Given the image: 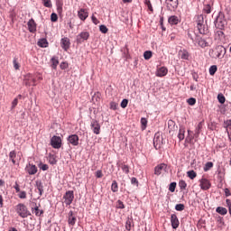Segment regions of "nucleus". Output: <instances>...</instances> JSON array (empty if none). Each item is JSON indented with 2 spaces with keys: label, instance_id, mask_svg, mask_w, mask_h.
Returning <instances> with one entry per match:
<instances>
[{
  "label": "nucleus",
  "instance_id": "1",
  "mask_svg": "<svg viewBox=\"0 0 231 231\" xmlns=\"http://www.w3.org/2000/svg\"><path fill=\"white\" fill-rule=\"evenodd\" d=\"M226 53V49L223 45H218L211 51V57L213 59H223Z\"/></svg>",
  "mask_w": 231,
  "mask_h": 231
},
{
  "label": "nucleus",
  "instance_id": "2",
  "mask_svg": "<svg viewBox=\"0 0 231 231\" xmlns=\"http://www.w3.org/2000/svg\"><path fill=\"white\" fill-rule=\"evenodd\" d=\"M16 213L20 217H27L30 216V211H28V208L24 204H18L15 207Z\"/></svg>",
  "mask_w": 231,
  "mask_h": 231
},
{
  "label": "nucleus",
  "instance_id": "3",
  "mask_svg": "<svg viewBox=\"0 0 231 231\" xmlns=\"http://www.w3.org/2000/svg\"><path fill=\"white\" fill-rule=\"evenodd\" d=\"M226 25V19H225V14H219L215 21L216 28H218V30H223V28H225Z\"/></svg>",
  "mask_w": 231,
  "mask_h": 231
},
{
  "label": "nucleus",
  "instance_id": "4",
  "mask_svg": "<svg viewBox=\"0 0 231 231\" xmlns=\"http://www.w3.org/2000/svg\"><path fill=\"white\" fill-rule=\"evenodd\" d=\"M188 35L189 39H191V41L193 42L195 41L199 44V46H200V48H207V46H208V42H207V41H205L204 39L196 36L194 40L192 34L188 33Z\"/></svg>",
  "mask_w": 231,
  "mask_h": 231
},
{
  "label": "nucleus",
  "instance_id": "5",
  "mask_svg": "<svg viewBox=\"0 0 231 231\" xmlns=\"http://www.w3.org/2000/svg\"><path fill=\"white\" fill-rule=\"evenodd\" d=\"M64 204L67 205H71L73 203V199H75V195L73 194V191H67L66 194L64 195Z\"/></svg>",
  "mask_w": 231,
  "mask_h": 231
},
{
  "label": "nucleus",
  "instance_id": "6",
  "mask_svg": "<svg viewBox=\"0 0 231 231\" xmlns=\"http://www.w3.org/2000/svg\"><path fill=\"white\" fill-rule=\"evenodd\" d=\"M199 181H200L199 187L202 190H208V189L212 187L210 180H208V179L202 178Z\"/></svg>",
  "mask_w": 231,
  "mask_h": 231
},
{
  "label": "nucleus",
  "instance_id": "7",
  "mask_svg": "<svg viewBox=\"0 0 231 231\" xmlns=\"http://www.w3.org/2000/svg\"><path fill=\"white\" fill-rule=\"evenodd\" d=\"M27 28L30 33H35V32H37V23H35V20H33V18L28 21Z\"/></svg>",
  "mask_w": 231,
  "mask_h": 231
},
{
  "label": "nucleus",
  "instance_id": "8",
  "mask_svg": "<svg viewBox=\"0 0 231 231\" xmlns=\"http://www.w3.org/2000/svg\"><path fill=\"white\" fill-rule=\"evenodd\" d=\"M90 127L94 134H98L100 133V123H98V121L93 119L90 123Z\"/></svg>",
  "mask_w": 231,
  "mask_h": 231
},
{
  "label": "nucleus",
  "instance_id": "9",
  "mask_svg": "<svg viewBox=\"0 0 231 231\" xmlns=\"http://www.w3.org/2000/svg\"><path fill=\"white\" fill-rule=\"evenodd\" d=\"M178 0H166V6L171 12H172V10H176V8H178Z\"/></svg>",
  "mask_w": 231,
  "mask_h": 231
},
{
  "label": "nucleus",
  "instance_id": "10",
  "mask_svg": "<svg viewBox=\"0 0 231 231\" xmlns=\"http://www.w3.org/2000/svg\"><path fill=\"white\" fill-rule=\"evenodd\" d=\"M25 86H37V81L35 78L32 74H28L25 76Z\"/></svg>",
  "mask_w": 231,
  "mask_h": 231
},
{
  "label": "nucleus",
  "instance_id": "11",
  "mask_svg": "<svg viewBox=\"0 0 231 231\" xmlns=\"http://www.w3.org/2000/svg\"><path fill=\"white\" fill-rule=\"evenodd\" d=\"M78 16L80 21H86L87 17H89V13L87 9L81 8L78 11Z\"/></svg>",
  "mask_w": 231,
  "mask_h": 231
},
{
  "label": "nucleus",
  "instance_id": "12",
  "mask_svg": "<svg viewBox=\"0 0 231 231\" xmlns=\"http://www.w3.org/2000/svg\"><path fill=\"white\" fill-rule=\"evenodd\" d=\"M89 39L88 32H82L77 36L78 42H84V41H88Z\"/></svg>",
  "mask_w": 231,
  "mask_h": 231
},
{
  "label": "nucleus",
  "instance_id": "13",
  "mask_svg": "<svg viewBox=\"0 0 231 231\" xmlns=\"http://www.w3.org/2000/svg\"><path fill=\"white\" fill-rule=\"evenodd\" d=\"M171 226L174 230H176V228H178V226H180V220L178 219V216H176V214H172L171 216Z\"/></svg>",
  "mask_w": 231,
  "mask_h": 231
},
{
  "label": "nucleus",
  "instance_id": "14",
  "mask_svg": "<svg viewBox=\"0 0 231 231\" xmlns=\"http://www.w3.org/2000/svg\"><path fill=\"white\" fill-rule=\"evenodd\" d=\"M60 44L61 48L64 49L65 51H68L69 46H71V42H69V38H62Z\"/></svg>",
  "mask_w": 231,
  "mask_h": 231
},
{
  "label": "nucleus",
  "instance_id": "15",
  "mask_svg": "<svg viewBox=\"0 0 231 231\" xmlns=\"http://www.w3.org/2000/svg\"><path fill=\"white\" fill-rule=\"evenodd\" d=\"M25 171L30 174L31 176L33 174H37V166L33 164H27L25 167Z\"/></svg>",
  "mask_w": 231,
  "mask_h": 231
},
{
  "label": "nucleus",
  "instance_id": "16",
  "mask_svg": "<svg viewBox=\"0 0 231 231\" xmlns=\"http://www.w3.org/2000/svg\"><path fill=\"white\" fill-rule=\"evenodd\" d=\"M165 169H167V164L161 163L154 168V174L156 176H160V174H162V171H165Z\"/></svg>",
  "mask_w": 231,
  "mask_h": 231
},
{
  "label": "nucleus",
  "instance_id": "17",
  "mask_svg": "<svg viewBox=\"0 0 231 231\" xmlns=\"http://www.w3.org/2000/svg\"><path fill=\"white\" fill-rule=\"evenodd\" d=\"M68 223L69 225H71V226H75V224L77 223V216L75 215V213H73V211L69 212Z\"/></svg>",
  "mask_w": 231,
  "mask_h": 231
},
{
  "label": "nucleus",
  "instance_id": "18",
  "mask_svg": "<svg viewBox=\"0 0 231 231\" xmlns=\"http://www.w3.org/2000/svg\"><path fill=\"white\" fill-rule=\"evenodd\" d=\"M68 142L71 145H74V146L79 145V135H77V134L69 135L68 138Z\"/></svg>",
  "mask_w": 231,
  "mask_h": 231
},
{
  "label": "nucleus",
  "instance_id": "19",
  "mask_svg": "<svg viewBox=\"0 0 231 231\" xmlns=\"http://www.w3.org/2000/svg\"><path fill=\"white\" fill-rule=\"evenodd\" d=\"M197 28L199 30V32L201 33V35H207L208 33V27L205 25V23L197 25Z\"/></svg>",
  "mask_w": 231,
  "mask_h": 231
},
{
  "label": "nucleus",
  "instance_id": "20",
  "mask_svg": "<svg viewBox=\"0 0 231 231\" xmlns=\"http://www.w3.org/2000/svg\"><path fill=\"white\" fill-rule=\"evenodd\" d=\"M179 57L182 59V60H189V57H190V54L187 50H180L179 51Z\"/></svg>",
  "mask_w": 231,
  "mask_h": 231
},
{
  "label": "nucleus",
  "instance_id": "21",
  "mask_svg": "<svg viewBox=\"0 0 231 231\" xmlns=\"http://www.w3.org/2000/svg\"><path fill=\"white\" fill-rule=\"evenodd\" d=\"M169 73V69L165 67H161L157 69L156 77H165Z\"/></svg>",
  "mask_w": 231,
  "mask_h": 231
},
{
  "label": "nucleus",
  "instance_id": "22",
  "mask_svg": "<svg viewBox=\"0 0 231 231\" xmlns=\"http://www.w3.org/2000/svg\"><path fill=\"white\" fill-rule=\"evenodd\" d=\"M35 187L39 191L40 196H42V194H44V186L42 185V182L41 180H36Z\"/></svg>",
  "mask_w": 231,
  "mask_h": 231
},
{
  "label": "nucleus",
  "instance_id": "23",
  "mask_svg": "<svg viewBox=\"0 0 231 231\" xmlns=\"http://www.w3.org/2000/svg\"><path fill=\"white\" fill-rule=\"evenodd\" d=\"M51 145L54 149H59V136L53 135L52 138L51 139Z\"/></svg>",
  "mask_w": 231,
  "mask_h": 231
},
{
  "label": "nucleus",
  "instance_id": "24",
  "mask_svg": "<svg viewBox=\"0 0 231 231\" xmlns=\"http://www.w3.org/2000/svg\"><path fill=\"white\" fill-rule=\"evenodd\" d=\"M32 214H35V216H37V217H41V216H42V214H44V210L40 209L39 206L35 205L34 208L32 209Z\"/></svg>",
  "mask_w": 231,
  "mask_h": 231
},
{
  "label": "nucleus",
  "instance_id": "25",
  "mask_svg": "<svg viewBox=\"0 0 231 231\" xmlns=\"http://www.w3.org/2000/svg\"><path fill=\"white\" fill-rule=\"evenodd\" d=\"M57 162H58V157L56 154L51 153L49 155V162L51 163V165H57Z\"/></svg>",
  "mask_w": 231,
  "mask_h": 231
},
{
  "label": "nucleus",
  "instance_id": "26",
  "mask_svg": "<svg viewBox=\"0 0 231 231\" xmlns=\"http://www.w3.org/2000/svg\"><path fill=\"white\" fill-rule=\"evenodd\" d=\"M168 23H169V24H171V25L178 24V23H180V18H178V16H176V15H171L168 19Z\"/></svg>",
  "mask_w": 231,
  "mask_h": 231
},
{
  "label": "nucleus",
  "instance_id": "27",
  "mask_svg": "<svg viewBox=\"0 0 231 231\" xmlns=\"http://www.w3.org/2000/svg\"><path fill=\"white\" fill-rule=\"evenodd\" d=\"M178 138H179L180 142H181L182 140H185V127H183V126L180 127Z\"/></svg>",
  "mask_w": 231,
  "mask_h": 231
},
{
  "label": "nucleus",
  "instance_id": "28",
  "mask_svg": "<svg viewBox=\"0 0 231 231\" xmlns=\"http://www.w3.org/2000/svg\"><path fill=\"white\" fill-rule=\"evenodd\" d=\"M216 212L217 214H220V216H226V214H228V210L226 209V208L223 207H217Z\"/></svg>",
  "mask_w": 231,
  "mask_h": 231
},
{
  "label": "nucleus",
  "instance_id": "29",
  "mask_svg": "<svg viewBox=\"0 0 231 231\" xmlns=\"http://www.w3.org/2000/svg\"><path fill=\"white\" fill-rule=\"evenodd\" d=\"M196 23H197V26H199L201 24H205V17L203 16V14L197 15Z\"/></svg>",
  "mask_w": 231,
  "mask_h": 231
},
{
  "label": "nucleus",
  "instance_id": "30",
  "mask_svg": "<svg viewBox=\"0 0 231 231\" xmlns=\"http://www.w3.org/2000/svg\"><path fill=\"white\" fill-rule=\"evenodd\" d=\"M15 158H17V153L15 152V151H11L9 152V159L11 160V162L14 165H15V163H16Z\"/></svg>",
  "mask_w": 231,
  "mask_h": 231
},
{
  "label": "nucleus",
  "instance_id": "31",
  "mask_svg": "<svg viewBox=\"0 0 231 231\" xmlns=\"http://www.w3.org/2000/svg\"><path fill=\"white\" fill-rule=\"evenodd\" d=\"M201 129H203V125L201 123H199L198 126L195 129V138L199 137V134L201 133Z\"/></svg>",
  "mask_w": 231,
  "mask_h": 231
},
{
  "label": "nucleus",
  "instance_id": "32",
  "mask_svg": "<svg viewBox=\"0 0 231 231\" xmlns=\"http://www.w3.org/2000/svg\"><path fill=\"white\" fill-rule=\"evenodd\" d=\"M38 46H40V48H48V40L44 38L39 40Z\"/></svg>",
  "mask_w": 231,
  "mask_h": 231
},
{
  "label": "nucleus",
  "instance_id": "33",
  "mask_svg": "<svg viewBox=\"0 0 231 231\" xmlns=\"http://www.w3.org/2000/svg\"><path fill=\"white\" fill-rule=\"evenodd\" d=\"M192 140H194V135H192V131L188 130V135L186 137V142L188 143H192Z\"/></svg>",
  "mask_w": 231,
  "mask_h": 231
},
{
  "label": "nucleus",
  "instance_id": "34",
  "mask_svg": "<svg viewBox=\"0 0 231 231\" xmlns=\"http://www.w3.org/2000/svg\"><path fill=\"white\" fill-rule=\"evenodd\" d=\"M187 176H188V178H189V180H194L198 176V173H196V171H194V170H191V171H187Z\"/></svg>",
  "mask_w": 231,
  "mask_h": 231
},
{
  "label": "nucleus",
  "instance_id": "35",
  "mask_svg": "<svg viewBox=\"0 0 231 231\" xmlns=\"http://www.w3.org/2000/svg\"><path fill=\"white\" fill-rule=\"evenodd\" d=\"M212 167H214V162H207L204 166V172H208V171H210V169H212Z\"/></svg>",
  "mask_w": 231,
  "mask_h": 231
},
{
  "label": "nucleus",
  "instance_id": "36",
  "mask_svg": "<svg viewBox=\"0 0 231 231\" xmlns=\"http://www.w3.org/2000/svg\"><path fill=\"white\" fill-rule=\"evenodd\" d=\"M59 65V60L57 58H52L51 60V66L53 68V69H57V66Z\"/></svg>",
  "mask_w": 231,
  "mask_h": 231
},
{
  "label": "nucleus",
  "instance_id": "37",
  "mask_svg": "<svg viewBox=\"0 0 231 231\" xmlns=\"http://www.w3.org/2000/svg\"><path fill=\"white\" fill-rule=\"evenodd\" d=\"M111 190L112 192H118V182H116V180H113L111 185Z\"/></svg>",
  "mask_w": 231,
  "mask_h": 231
},
{
  "label": "nucleus",
  "instance_id": "38",
  "mask_svg": "<svg viewBox=\"0 0 231 231\" xmlns=\"http://www.w3.org/2000/svg\"><path fill=\"white\" fill-rule=\"evenodd\" d=\"M151 57H152V51H144L143 58L145 59V60H149V59H151Z\"/></svg>",
  "mask_w": 231,
  "mask_h": 231
},
{
  "label": "nucleus",
  "instance_id": "39",
  "mask_svg": "<svg viewBox=\"0 0 231 231\" xmlns=\"http://www.w3.org/2000/svg\"><path fill=\"white\" fill-rule=\"evenodd\" d=\"M179 187L180 190H185V189H187V182L185 180H180Z\"/></svg>",
  "mask_w": 231,
  "mask_h": 231
},
{
  "label": "nucleus",
  "instance_id": "40",
  "mask_svg": "<svg viewBox=\"0 0 231 231\" xmlns=\"http://www.w3.org/2000/svg\"><path fill=\"white\" fill-rule=\"evenodd\" d=\"M175 210H177L178 212H183V210H185V205H183V204H177L175 206Z\"/></svg>",
  "mask_w": 231,
  "mask_h": 231
},
{
  "label": "nucleus",
  "instance_id": "41",
  "mask_svg": "<svg viewBox=\"0 0 231 231\" xmlns=\"http://www.w3.org/2000/svg\"><path fill=\"white\" fill-rule=\"evenodd\" d=\"M216 71H217V66L212 65L209 68V75H216Z\"/></svg>",
  "mask_w": 231,
  "mask_h": 231
},
{
  "label": "nucleus",
  "instance_id": "42",
  "mask_svg": "<svg viewBox=\"0 0 231 231\" xmlns=\"http://www.w3.org/2000/svg\"><path fill=\"white\" fill-rule=\"evenodd\" d=\"M116 208L124 209L125 208V205H124V202L122 200H117L116 203Z\"/></svg>",
  "mask_w": 231,
  "mask_h": 231
},
{
  "label": "nucleus",
  "instance_id": "43",
  "mask_svg": "<svg viewBox=\"0 0 231 231\" xmlns=\"http://www.w3.org/2000/svg\"><path fill=\"white\" fill-rule=\"evenodd\" d=\"M14 68V69H20L21 64H19V61H17V58H14L13 60Z\"/></svg>",
  "mask_w": 231,
  "mask_h": 231
},
{
  "label": "nucleus",
  "instance_id": "44",
  "mask_svg": "<svg viewBox=\"0 0 231 231\" xmlns=\"http://www.w3.org/2000/svg\"><path fill=\"white\" fill-rule=\"evenodd\" d=\"M121 169L125 174H129V165L121 164Z\"/></svg>",
  "mask_w": 231,
  "mask_h": 231
},
{
  "label": "nucleus",
  "instance_id": "45",
  "mask_svg": "<svg viewBox=\"0 0 231 231\" xmlns=\"http://www.w3.org/2000/svg\"><path fill=\"white\" fill-rule=\"evenodd\" d=\"M42 5L46 8H51V0H42Z\"/></svg>",
  "mask_w": 231,
  "mask_h": 231
},
{
  "label": "nucleus",
  "instance_id": "46",
  "mask_svg": "<svg viewBox=\"0 0 231 231\" xmlns=\"http://www.w3.org/2000/svg\"><path fill=\"white\" fill-rule=\"evenodd\" d=\"M110 109H113V111H116V109H118V103L115 101L110 102Z\"/></svg>",
  "mask_w": 231,
  "mask_h": 231
},
{
  "label": "nucleus",
  "instance_id": "47",
  "mask_svg": "<svg viewBox=\"0 0 231 231\" xmlns=\"http://www.w3.org/2000/svg\"><path fill=\"white\" fill-rule=\"evenodd\" d=\"M144 5L148 7L150 12H153L154 10L152 9V4H151V0H145Z\"/></svg>",
  "mask_w": 231,
  "mask_h": 231
},
{
  "label": "nucleus",
  "instance_id": "48",
  "mask_svg": "<svg viewBox=\"0 0 231 231\" xmlns=\"http://www.w3.org/2000/svg\"><path fill=\"white\" fill-rule=\"evenodd\" d=\"M211 10L212 7L210 6V5L208 4L204 6L203 12H205V14H210Z\"/></svg>",
  "mask_w": 231,
  "mask_h": 231
},
{
  "label": "nucleus",
  "instance_id": "49",
  "mask_svg": "<svg viewBox=\"0 0 231 231\" xmlns=\"http://www.w3.org/2000/svg\"><path fill=\"white\" fill-rule=\"evenodd\" d=\"M99 31L101 32V33H107V32H109V29H107L106 25H100Z\"/></svg>",
  "mask_w": 231,
  "mask_h": 231
},
{
  "label": "nucleus",
  "instance_id": "50",
  "mask_svg": "<svg viewBox=\"0 0 231 231\" xmlns=\"http://www.w3.org/2000/svg\"><path fill=\"white\" fill-rule=\"evenodd\" d=\"M217 99H218V102H220V104H225L226 102V98H225V96H223V94H218L217 96Z\"/></svg>",
  "mask_w": 231,
  "mask_h": 231
},
{
  "label": "nucleus",
  "instance_id": "51",
  "mask_svg": "<svg viewBox=\"0 0 231 231\" xmlns=\"http://www.w3.org/2000/svg\"><path fill=\"white\" fill-rule=\"evenodd\" d=\"M58 19H59V16L57 15V14L52 13V14H51V21L52 23H57Z\"/></svg>",
  "mask_w": 231,
  "mask_h": 231
},
{
  "label": "nucleus",
  "instance_id": "52",
  "mask_svg": "<svg viewBox=\"0 0 231 231\" xmlns=\"http://www.w3.org/2000/svg\"><path fill=\"white\" fill-rule=\"evenodd\" d=\"M170 192H174L176 190V182H171L169 187Z\"/></svg>",
  "mask_w": 231,
  "mask_h": 231
},
{
  "label": "nucleus",
  "instance_id": "53",
  "mask_svg": "<svg viewBox=\"0 0 231 231\" xmlns=\"http://www.w3.org/2000/svg\"><path fill=\"white\" fill-rule=\"evenodd\" d=\"M128 104H129V100L123 99L122 102H121V107H123V109H125V107H127Z\"/></svg>",
  "mask_w": 231,
  "mask_h": 231
},
{
  "label": "nucleus",
  "instance_id": "54",
  "mask_svg": "<svg viewBox=\"0 0 231 231\" xmlns=\"http://www.w3.org/2000/svg\"><path fill=\"white\" fill-rule=\"evenodd\" d=\"M141 124L143 125V129H145L147 127V119L145 117H142Z\"/></svg>",
  "mask_w": 231,
  "mask_h": 231
},
{
  "label": "nucleus",
  "instance_id": "55",
  "mask_svg": "<svg viewBox=\"0 0 231 231\" xmlns=\"http://www.w3.org/2000/svg\"><path fill=\"white\" fill-rule=\"evenodd\" d=\"M17 104H19V99L14 98L12 102V106L11 109H15V107L17 106Z\"/></svg>",
  "mask_w": 231,
  "mask_h": 231
},
{
  "label": "nucleus",
  "instance_id": "56",
  "mask_svg": "<svg viewBox=\"0 0 231 231\" xmlns=\"http://www.w3.org/2000/svg\"><path fill=\"white\" fill-rule=\"evenodd\" d=\"M189 106H194L196 104V98L190 97L188 99Z\"/></svg>",
  "mask_w": 231,
  "mask_h": 231
},
{
  "label": "nucleus",
  "instance_id": "57",
  "mask_svg": "<svg viewBox=\"0 0 231 231\" xmlns=\"http://www.w3.org/2000/svg\"><path fill=\"white\" fill-rule=\"evenodd\" d=\"M18 196L20 199H26V191H20Z\"/></svg>",
  "mask_w": 231,
  "mask_h": 231
},
{
  "label": "nucleus",
  "instance_id": "58",
  "mask_svg": "<svg viewBox=\"0 0 231 231\" xmlns=\"http://www.w3.org/2000/svg\"><path fill=\"white\" fill-rule=\"evenodd\" d=\"M39 167L42 171H48L49 169L48 164L40 163Z\"/></svg>",
  "mask_w": 231,
  "mask_h": 231
},
{
  "label": "nucleus",
  "instance_id": "59",
  "mask_svg": "<svg viewBox=\"0 0 231 231\" xmlns=\"http://www.w3.org/2000/svg\"><path fill=\"white\" fill-rule=\"evenodd\" d=\"M226 207L228 208L229 214H230V216H231V200L227 199L226 200Z\"/></svg>",
  "mask_w": 231,
  "mask_h": 231
},
{
  "label": "nucleus",
  "instance_id": "60",
  "mask_svg": "<svg viewBox=\"0 0 231 231\" xmlns=\"http://www.w3.org/2000/svg\"><path fill=\"white\" fill-rule=\"evenodd\" d=\"M91 19H92V23H94L95 24H99L100 23V21H98V19L96 18L95 14H93L91 16Z\"/></svg>",
  "mask_w": 231,
  "mask_h": 231
},
{
  "label": "nucleus",
  "instance_id": "61",
  "mask_svg": "<svg viewBox=\"0 0 231 231\" xmlns=\"http://www.w3.org/2000/svg\"><path fill=\"white\" fill-rule=\"evenodd\" d=\"M60 68L61 69H68V68H69L68 62H62V63L60 65Z\"/></svg>",
  "mask_w": 231,
  "mask_h": 231
},
{
  "label": "nucleus",
  "instance_id": "62",
  "mask_svg": "<svg viewBox=\"0 0 231 231\" xmlns=\"http://www.w3.org/2000/svg\"><path fill=\"white\" fill-rule=\"evenodd\" d=\"M131 183L132 185H135L136 187H138V179L133 177L131 180Z\"/></svg>",
  "mask_w": 231,
  "mask_h": 231
},
{
  "label": "nucleus",
  "instance_id": "63",
  "mask_svg": "<svg viewBox=\"0 0 231 231\" xmlns=\"http://www.w3.org/2000/svg\"><path fill=\"white\" fill-rule=\"evenodd\" d=\"M104 176V173H102V171L98 170L96 171V177L97 178H102Z\"/></svg>",
  "mask_w": 231,
  "mask_h": 231
},
{
  "label": "nucleus",
  "instance_id": "64",
  "mask_svg": "<svg viewBox=\"0 0 231 231\" xmlns=\"http://www.w3.org/2000/svg\"><path fill=\"white\" fill-rule=\"evenodd\" d=\"M125 228H126V230H128V231L131 230V220H127V221H126Z\"/></svg>",
  "mask_w": 231,
  "mask_h": 231
}]
</instances>
